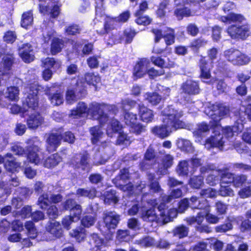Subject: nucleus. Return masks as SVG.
<instances>
[{
	"mask_svg": "<svg viewBox=\"0 0 251 251\" xmlns=\"http://www.w3.org/2000/svg\"><path fill=\"white\" fill-rule=\"evenodd\" d=\"M68 87L65 93L66 101L72 104L78 100L81 99L87 95L86 84L96 86L100 81V77L94 73H86L83 78L74 76L68 79Z\"/></svg>",
	"mask_w": 251,
	"mask_h": 251,
	"instance_id": "obj_1",
	"label": "nucleus"
},
{
	"mask_svg": "<svg viewBox=\"0 0 251 251\" xmlns=\"http://www.w3.org/2000/svg\"><path fill=\"white\" fill-rule=\"evenodd\" d=\"M163 112L165 117L163 120L165 124L154 126L151 129L153 134L162 139L170 135L169 127L177 129L182 128L184 125V123L180 120L183 115L182 112L175 109L173 105H168Z\"/></svg>",
	"mask_w": 251,
	"mask_h": 251,
	"instance_id": "obj_2",
	"label": "nucleus"
},
{
	"mask_svg": "<svg viewBox=\"0 0 251 251\" xmlns=\"http://www.w3.org/2000/svg\"><path fill=\"white\" fill-rule=\"evenodd\" d=\"M55 132L49 134L46 141V150L49 153L55 151L61 143V140L70 144L75 141L74 134L71 131H64V128L60 127L54 129Z\"/></svg>",
	"mask_w": 251,
	"mask_h": 251,
	"instance_id": "obj_3",
	"label": "nucleus"
},
{
	"mask_svg": "<svg viewBox=\"0 0 251 251\" xmlns=\"http://www.w3.org/2000/svg\"><path fill=\"white\" fill-rule=\"evenodd\" d=\"M25 143L28 145L26 154L27 161L36 165L41 164L42 161L39 153L42 151V141L37 137H33L27 140Z\"/></svg>",
	"mask_w": 251,
	"mask_h": 251,
	"instance_id": "obj_4",
	"label": "nucleus"
},
{
	"mask_svg": "<svg viewBox=\"0 0 251 251\" xmlns=\"http://www.w3.org/2000/svg\"><path fill=\"white\" fill-rule=\"evenodd\" d=\"M226 32L232 39L244 41L251 35V25L248 23L232 24L227 27Z\"/></svg>",
	"mask_w": 251,
	"mask_h": 251,
	"instance_id": "obj_5",
	"label": "nucleus"
},
{
	"mask_svg": "<svg viewBox=\"0 0 251 251\" xmlns=\"http://www.w3.org/2000/svg\"><path fill=\"white\" fill-rule=\"evenodd\" d=\"M90 159V155L88 151H84L75 153L71 158L70 164L75 170L80 169L88 173L92 168Z\"/></svg>",
	"mask_w": 251,
	"mask_h": 251,
	"instance_id": "obj_6",
	"label": "nucleus"
},
{
	"mask_svg": "<svg viewBox=\"0 0 251 251\" xmlns=\"http://www.w3.org/2000/svg\"><path fill=\"white\" fill-rule=\"evenodd\" d=\"M223 55L226 61L234 66L246 65L251 61V58L248 55L234 48L225 50L224 51Z\"/></svg>",
	"mask_w": 251,
	"mask_h": 251,
	"instance_id": "obj_7",
	"label": "nucleus"
},
{
	"mask_svg": "<svg viewBox=\"0 0 251 251\" xmlns=\"http://www.w3.org/2000/svg\"><path fill=\"white\" fill-rule=\"evenodd\" d=\"M106 105L104 103L96 101H93L89 104L88 115H90L93 119L97 120L101 126L104 125L108 120L107 114L104 111Z\"/></svg>",
	"mask_w": 251,
	"mask_h": 251,
	"instance_id": "obj_8",
	"label": "nucleus"
},
{
	"mask_svg": "<svg viewBox=\"0 0 251 251\" xmlns=\"http://www.w3.org/2000/svg\"><path fill=\"white\" fill-rule=\"evenodd\" d=\"M150 64L147 58H140L135 63L132 70V75L134 80L143 77L147 74V70Z\"/></svg>",
	"mask_w": 251,
	"mask_h": 251,
	"instance_id": "obj_9",
	"label": "nucleus"
},
{
	"mask_svg": "<svg viewBox=\"0 0 251 251\" xmlns=\"http://www.w3.org/2000/svg\"><path fill=\"white\" fill-rule=\"evenodd\" d=\"M102 220L106 228L105 232L111 229H115L120 220V215L115 214L112 211H105L102 214Z\"/></svg>",
	"mask_w": 251,
	"mask_h": 251,
	"instance_id": "obj_10",
	"label": "nucleus"
},
{
	"mask_svg": "<svg viewBox=\"0 0 251 251\" xmlns=\"http://www.w3.org/2000/svg\"><path fill=\"white\" fill-rule=\"evenodd\" d=\"M199 67L200 70L199 77L208 79L211 77V71L213 67V62L210 61L205 56H201L199 61Z\"/></svg>",
	"mask_w": 251,
	"mask_h": 251,
	"instance_id": "obj_11",
	"label": "nucleus"
},
{
	"mask_svg": "<svg viewBox=\"0 0 251 251\" xmlns=\"http://www.w3.org/2000/svg\"><path fill=\"white\" fill-rule=\"evenodd\" d=\"M62 210L69 211L75 216L82 215V208L81 205L76 200L72 198L66 199L61 204Z\"/></svg>",
	"mask_w": 251,
	"mask_h": 251,
	"instance_id": "obj_12",
	"label": "nucleus"
},
{
	"mask_svg": "<svg viewBox=\"0 0 251 251\" xmlns=\"http://www.w3.org/2000/svg\"><path fill=\"white\" fill-rule=\"evenodd\" d=\"M181 89L184 93L189 96L198 95L201 92L199 81L192 79H187L182 83Z\"/></svg>",
	"mask_w": 251,
	"mask_h": 251,
	"instance_id": "obj_13",
	"label": "nucleus"
},
{
	"mask_svg": "<svg viewBox=\"0 0 251 251\" xmlns=\"http://www.w3.org/2000/svg\"><path fill=\"white\" fill-rule=\"evenodd\" d=\"M138 115L142 122L149 123L153 120L154 113L153 110L145 106L144 104H138Z\"/></svg>",
	"mask_w": 251,
	"mask_h": 251,
	"instance_id": "obj_14",
	"label": "nucleus"
},
{
	"mask_svg": "<svg viewBox=\"0 0 251 251\" xmlns=\"http://www.w3.org/2000/svg\"><path fill=\"white\" fill-rule=\"evenodd\" d=\"M6 159L4 163V167L6 170L10 173H14L18 171L21 163L16 161V158L11 153L5 154Z\"/></svg>",
	"mask_w": 251,
	"mask_h": 251,
	"instance_id": "obj_15",
	"label": "nucleus"
},
{
	"mask_svg": "<svg viewBox=\"0 0 251 251\" xmlns=\"http://www.w3.org/2000/svg\"><path fill=\"white\" fill-rule=\"evenodd\" d=\"M46 230L53 238H59L63 235V231L58 222L49 223L46 226Z\"/></svg>",
	"mask_w": 251,
	"mask_h": 251,
	"instance_id": "obj_16",
	"label": "nucleus"
},
{
	"mask_svg": "<svg viewBox=\"0 0 251 251\" xmlns=\"http://www.w3.org/2000/svg\"><path fill=\"white\" fill-rule=\"evenodd\" d=\"M88 107L84 101L78 102L75 107L70 111V115L74 118L83 117L85 114L88 115Z\"/></svg>",
	"mask_w": 251,
	"mask_h": 251,
	"instance_id": "obj_17",
	"label": "nucleus"
},
{
	"mask_svg": "<svg viewBox=\"0 0 251 251\" xmlns=\"http://www.w3.org/2000/svg\"><path fill=\"white\" fill-rule=\"evenodd\" d=\"M211 110L221 118L227 116L230 114L229 106L223 103L216 102L211 106Z\"/></svg>",
	"mask_w": 251,
	"mask_h": 251,
	"instance_id": "obj_18",
	"label": "nucleus"
},
{
	"mask_svg": "<svg viewBox=\"0 0 251 251\" xmlns=\"http://www.w3.org/2000/svg\"><path fill=\"white\" fill-rule=\"evenodd\" d=\"M43 119L38 112L31 114L26 119V124L29 129H35L39 126Z\"/></svg>",
	"mask_w": 251,
	"mask_h": 251,
	"instance_id": "obj_19",
	"label": "nucleus"
},
{
	"mask_svg": "<svg viewBox=\"0 0 251 251\" xmlns=\"http://www.w3.org/2000/svg\"><path fill=\"white\" fill-rule=\"evenodd\" d=\"M166 91L168 94H167V96L163 97H162L155 92H147L145 95V100H147L151 105L155 106L160 102L162 99H165L167 97L170 95V89L169 88L166 89Z\"/></svg>",
	"mask_w": 251,
	"mask_h": 251,
	"instance_id": "obj_20",
	"label": "nucleus"
},
{
	"mask_svg": "<svg viewBox=\"0 0 251 251\" xmlns=\"http://www.w3.org/2000/svg\"><path fill=\"white\" fill-rule=\"evenodd\" d=\"M117 23H118V21L115 17L107 16L103 24V30L99 34L103 35L109 33L112 30L116 29Z\"/></svg>",
	"mask_w": 251,
	"mask_h": 251,
	"instance_id": "obj_21",
	"label": "nucleus"
},
{
	"mask_svg": "<svg viewBox=\"0 0 251 251\" xmlns=\"http://www.w3.org/2000/svg\"><path fill=\"white\" fill-rule=\"evenodd\" d=\"M235 221V218L230 216L226 218L224 223L215 227V230L217 233H225L233 229V223Z\"/></svg>",
	"mask_w": 251,
	"mask_h": 251,
	"instance_id": "obj_22",
	"label": "nucleus"
},
{
	"mask_svg": "<svg viewBox=\"0 0 251 251\" xmlns=\"http://www.w3.org/2000/svg\"><path fill=\"white\" fill-rule=\"evenodd\" d=\"M147 178L150 190L155 193H159L162 191L159 182V177L156 178L154 173H149L147 174Z\"/></svg>",
	"mask_w": 251,
	"mask_h": 251,
	"instance_id": "obj_23",
	"label": "nucleus"
},
{
	"mask_svg": "<svg viewBox=\"0 0 251 251\" xmlns=\"http://www.w3.org/2000/svg\"><path fill=\"white\" fill-rule=\"evenodd\" d=\"M62 159L58 153L52 154L43 161V166L49 169L54 168L61 162Z\"/></svg>",
	"mask_w": 251,
	"mask_h": 251,
	"instance_id": "obj_24",
	"label": "nucleus"
},
{
	"mask_svg": "<svg viewBox=\"0 0 251 251\" xmlns=\"http://www.w3.org/2000/svg\"><path fill=\"white\" fill-rule=\"evenodd\" d=\"M151 60L155 66L161 69H170L175 66V63L174 61H171L169 59H168V62L166 63L165 60L160 56H152L151 57Z\"/></svg>",
	"mask_w": 251,
	"mask_h": 251,
	"instance_id": "obj_25",
	"label": "nucleus"
},
{
	"mask_svg": "<svg viewBox=\"0 0 251 251\" xmlns=\"http://www.w3.org/2000/svg\"><path fill=\"white\" fill-rule=\"evenodd\" d=\"M82 30V27L79 24L72 23L66 26L64 32L68 36H77L81 34Z\"/></svg>",
	"mask_w": 251,
	"mask_h": 251,
	"instance_id": "obj_26",
	"label": "nucleus"
},
{
	"mask_svg": "<svg viewBox=\"0 0 251 251\" xmlns=\"http://www.w3.org/2000/svg\"><path fill=\"white\" fill-rule=\"evenodd\" d=\"M64 46V41L58 37H54L51 42L50 52L53 55H56L60 52Z\"/></svg>",
	"mask_w": 251,
	"mask_h": 251,
	"instance_id": "obj_27",
	"label": "nucleus"
},
{
	"mask_svg": "<svg viewBox=\"0 0 251 251\" xmlns=\"http://www.w3.org/2000/svg\"><path fill=\"white\" fill-rule=\"evenodd\" d=\"M33 23V13L31 10L24 12L22 15L21 25L22 27L27 29Z\"/></svg>",
	"mask_w": 251,
	"mask_h": 251,
	"instance_id": "obj_28",
	"label": "nucleus"
},
{
	"mask_svg": "<svg viewBox=\"0 0 251 251\" xmlns=\"http://www.w3.org/2000/svg\"><path fill=\"white\" fill-rule=\"evenodd\" d=\"M97 190L95 187H91L87 189L79 188L76 190V195L78 197H85L93 199L96 197Z\"/></svg>",
	"mask_w": 251,
	"mask_h": 251,
	"instance_id": "obj_29",
	"label": "nucleus"
},
{
	"mask_svg": "<svg viewBox=\"0 0 251 251\" xmlns=\"http://www.w3.org/2000/svg\"><path fill=\"white\" fill-rule=\"evenodd\" d=\"M207 44V41L201 37H198L192 40L188 47L195 53H198L201 48H203Z\"/></svg>",
	"mask_w": 251,
	"mask_h": 251,
	"instance_id": "obj_30",
	"label": "nucleus"
},
{
	"mask_svg": "<svg viewBox=\"0 0 251 251\" xmlns=\"http://www.w3.org/2000/svg\"><path fill=\"white\" fill-rule=\"evenodd\" d=\"M70 235L71 237L74 238L77 242L80 243L84 241L86 238V230L84 227L78 226L76 227L75 229H72L70 233Z\"/></svg>",
	"mask_w": 251,
	"mask_h": 251,
	"instance_id": "obj_31",
	"label": "nucleus"
},
{
	"mask_svg": "<svg viewBox=\"0 0 251 251\" xmlns=\"http://www.w3.org/2000/svg\"><path fill=\"white\" fill-rule=\"evenodd\" d=\"M46 95L48 96L50 103L54 106H58L62 104L64 102L63 96L62 93L56 91L53 94L47 91Z\"/></svg>",
	"mask_w": 251,
	"mask_h": 251,
	"instance_id": "obj_32",
	"label": "nucleus"
},
{
	"mask_svg": "<svg viewBox=\"0 0 251 251\" xmlns=\"http://www.w3.org/2000/svg\"><path fill=\"white\" fill-rule=\"evenodd\" d=\"M141 217L144 221L147 222L152 223L159 221V218L156 214L154 208H150L143 211Z\"/></svg>",
	"mask_w": 251,
	"mask_h": 251,
	"instance_id": "obj_33",
	"label": "nucleus"
},
{
	"mask_svg": "<svg viewBox=\"0 0 251 251\" xmlns=\"http://www.w3.org/2000/svg\"><path fill=\"white\" fill-rule=\"evenodd\" d=\"M170 3V0H163L159 2L155 10V15L157 18L163 19L167 17L166 10Z\"/></svg>",
	"mask_w": 251,
	"mask_h": 251,
	"instance_id": "obj_34",
	"label": "nucleus"
},
{
	"mask_svg": "<svg viewBox=\"0 0 251 251\" xmlns=\"http://www.w3.org/2000/svg\"><path fill=\"white\" fill-rule=\"evenodd\" d=\"M188 183L193 189H201L204 185V177L201 175L194 176L190 178Z\"/></svg>",
	"mask_w": 251,
	"mask_h": 251,
	"instance_id": "obj_35",
	"label": "nucleus"
},
{
	"mask_svg": "<svg viewBox=\"0 0 251 251\" xmlns=\"http://www.w3.org/2000/svg\"><path fill=\"white\" fill-rule=\"evenodd\" d=\"M177 146L180 150L184 152L193 153L194 151V148L189 140L179 139L177 141Z\"/></svg>",
	"mask_w": 251,
	"mask_h": 251,
	"instance_id": "obj_36",
	"label": "nucleus"
},
{
	"mask_svg": "<svg viewBox=\"0 0 251 251\" xmlns=\"http://www.w3.org/2000/svg\"><path fill=\"white\" fill-rule=\"evenodd\" d=\"M14 58L12 55L4 56L2 58L0 69L6 74L11 70L12 67L14 63Z\"/></svg>",
	"mask_w": 251,
	"mask_h": 251,
	"instance_id": "obj_37",
	"label": "nucleus"
},
{
	"mask_svg": "<svg viewBox=\"0 0 251 251\" xmlns=\"http://www.w3.org/2000/svg\"><path fill=\"white\" fill-rule=\"evenodd\" d=\"M11 193L9 188L5 182L0 181V205L3 204Z\"/></svg>",
	"mask_w": 251,
	"mask_h": 251,
	"instance_id": "obj_38",
	"label": "nucleus"
},
{
	"mask_svg": "<svg viewBox=\"0 0 251 251\" xmlns=\"http://www.w3.org/2000/svg\"><path fill=\"white\" fill-rule=\"evenodd\" d=\"M182 6L176 7L174 12V15L178 20H181L184 17H189L191 16V9L185 5Z\"/></svg>",
	"mask_w": 251,
	"mask_h": 251,
	"instance_id": "obj_39",
	"label": "nucleus"
},
{
	"mask_svg": "<svg viewBox=\"0 0 251 251\" xmlns=\"http://www.w3.org/2000/svg\"><path fill=\"white\" fill-rule=\"evenodd\" d=\"M223 137L220 135L211 136L206 140V143L209 144L211 148H222L224 146V142L223 141Z\"/></svg>",
	"mask_w": 251,
	"mask_h": 251,
	"instance_id": "obj_40",
	"label": "nucleus"
},
{
	"mask_svg": "<svg viewBox=\"0 0 251 251\" xmlns=\"http://www.w3.org/2000/svg\"><path fill=\"white\" fill-rule=\"evenodd\" d=\"M245 217L247 219L242 220L239 226L242 232L251 230V208L246 212Z\"/></svg>",
	"mask_w": 251,
	"mask_h": 251,
	"instance_id": "obj_41",
	"label": "nucleus"
},
{
	"mask_svg": "<svg viewBox=\"0 0 251 251\" xmlns=\"http://www.w3.org/2000/svg\"><path fill=\"white\" fill-rule=\"evenodd\" d=\"M136 34V32L134 29L131 28L125 29L123 31V34L121 37V40L126 44H130L132 42Z\"/></svg>",
	"mask_w": 251,
	"mask_h": 251,
	"instance_id": "obj_42",
	"label": "nucleus"
},
{
	"mask_svg": "<svg viewBox=\"0 0 251 251\" xmlns=\"http://www.w3.org/2000/svg\"><path fill=\"white\" fill-rule=\"evenodd\" d=\"M120 103L124 112L129 111V110L135 108L137 104L135 100L128 98L122 99Z\"/></svg>",
	"mask_w": 251,
	"mask_h": 251,
	"instance_id": "obj_43",
	"label": "nucleus"
},
{
	"mask_svg": "<svg viewBox=\"0 0 251 251\" xmlns=\"http://www.w3.org/2000/svg\"><path fill=\"white\" fill-rule=\"evenodd\" d=\"M232 176V180L230 181L235 187H241L245 184L247 180V176L245 175L240 174L234 176L233 174H229Z\"/></svg>",
	"mask_w": 251,
	"mask_h": 251,
	"instance_id": "obj_44",
	"label": "nucleus"
},
{
	"mask_svg": "<svg viewBox=\"0 0 251 251\" xmlns=\"http://www.w3.org/2000/svg\"><path fill=\"white\" fill-rule=\"evenodd\" d=\"M90 132L92 135L91 139L92 144L93 145H97L101 138L103 134L102 132L98 126H94L91 127Z\"/></svg>",
	"mask_w": 251,
	"mask_h": 251,
	"instance_id": "obj_45",
	"label": "nucleus"
},
{
	"mask_svg": "<svg viewBox=\"0 0 251 251\" xmlns=\"http://www.w3.org/2000/svg\"><path fill=\"white\" fill-rule=\"evenodd\" d=\"M25 226L29 238L34 239L37 237L38 232L34 223L32 221H26L25 224Z\"/></svg>",
	"mask_w": 251,
	"mask_h": 251,
	"instance_id": "obj_46",
	"label": "nucleus"
},
{
	"mask_svg": "<svg viewBox=\"0 0 251 251\" xmlns=\"http://www.w3.org/2000/svg\"><path fill=\"white\" fill-rule=\"evenodd\" d=\"M81 215L75 216L74 214L65 216L62 220V225L64 228L69 230L70 229L71 225L75 220L76 221L80 220Z\"/></svg>",
	"mask_w": 251,
	"mask_h": 251,
	"instance_id": "obj_47",
	"label": "nucleus"
},
{
	"mask_svg": "<svg viewBox=\"0 0 251 251\" xmlns=\"http://www.w3.org/2000/svg\"><path fill=\"white\" fill-rule=\"evenodd\" d=\"M7 96L3 98H7L10 101H17L19 99V90L18 87L12 86L7 87Z\"/></svg>",
	"mask_w": 251,
	"mask_h": 251,
	"instance_id": "obj_48",
	"label": "nucleus"
},
{
	"mask_svg": "<svg viewBox=\"0 0 251 251\" xmlns=\"http://www.w3.org/2000/svg\"><path fill=\"white\" fill-rule=\"evenodd\" d=\"M189 161L182 160L179 162L177 167V173L180 176H187L189 174Z\"/></svg>",
	"mask_w": 251,
	"mask_h": 251,
	"instance_id": "obj_49",
	"label": "nucleus"
},
{
	"mask_svg": "<svg viewBox=\"0 0 251 251\" xmlns=\"http://www.w3.org/2000/svg\"><path fill=\"white\" fill-rule=\"evenodd\" d=\"M124 122L128 127L138 121V115L130 111L123 112Z\"/></svg>",
	"mask_w": 251,
	"mask_h": 251,
	"instance_id": "obj_50",
	"label": "nucleus"
},
{
	"mask_svg": "<svg viewBox=\"0 0 251 251\" xmlns=\"http://www.w3.org/2000/svg\"><path fill=\"white\" fill-rule=\"evenodd\" d=\"M119 201L118 197L116 195V191L114 190H110L106 192L104 195V202L108 204L117 203Z\"/></svg>",
	"mask_w": 251,
	"mask_h": 251,
	"instance_id": "obj_51",
	"label": "nucleus"
},
{
	"mask_svg": "<svg viewBox=\"0 0 251 251\" xmlns=\"http://www.w3.org/2000/svg\"><path fill=\"white\" fill-rule=\"evenodd\" d=\"M130 133L135 134L136 135H140L142 133L146 131V126L138 121L128 127Z\"/></svg>",
	"mask_w": 251,
	"mask_h": 251,
	"instance_id": "obj_52",
	"label": "nucleus"
},
{
	"mask_svg": "<svg viewBox=\"0 0 251 251\" xmlns=\"http://www.w3.org/2000/svg\"><path fill=\"white\" fill-rule=\"evenodd\" d=\"M50 201L48 194L47 193H43L38 198L37 204L41 209L45 210L50 206Z\"/></svg>",
	"mask_w": 251,
	"mask_h": 251,
	"instance_id": "obj_53",
	"label": "nucleus"
},
{
	"mask_svg": "<svg viewBox=\"0 0 251 251\" xmlns=\"http://www.w3.org/2000/svg\"><path fill=\"white\" fill-rule=\"evenodd\" d=\"M189 229L187 227L183 225L176 226L173 230V234L179 238H182L187 236Z\"/></svg>",
	"mask_w": 251,
	"mask_h": 251,
	"instance_id": "obj_54",
	"label": "nucleus"
},
{
	"mask_svg": "<svg viewBox=\"0 0 251 251\" xmlns=\"http://www.w3.org/2000/svg\"><path fill=\"white\" fill-rule=\"evenodd\" d=\"M90 242L94 244V247L97 248V251L100 250L101 247L104 245V240L100 238L97 233H93L90 235Z\"/></svg>",
	"mask_w": 251,
	"mask_h": 251,
	"instance_id": "obj_55",
	"label": "nucleus"
},
{
	"mask_svg": "<svg viewBox=\"0 0 251 251\" xmlns=\"http://www.w3.org/2000/svg\"><path fill=\"white\" fill-rule=\"evenodd\" d=\"M25 102L28 108L33 110H36L38 107V97L32 95H27Z\"/></svg>",
	"mask_w": 251,
	"mask_h": 251,
	"instance_id": "obj_56",
	"label": "nucleus"
},
{
	"mask_svg": "<svg viewBox=\"0 0 251 251\" xmlns=\"http://www.w3.org/2000/svg\"><path fill=\"white\" fill-rule=\"evenodd\" d=\"M200 195L201 197L215 198L217 195V191L214 188L208 187L201 189L200 192Z\"/></svg>",
	"mask_w": 251,
	"mask_h": 251,
	"instance_id": "obj_57",
	"label": "nucleus"
},
{
	"mask_svg": "<svg viewBox=\"0 0 251 251\" xmlns=\"http://www.w3.org/2000/svg\"><path fill=\"white\" fill-rule=\"evenodd\" d=\"M189 207V198H183L177 203L176 211L178 213H183Z\"/></svg>",
	"mask_w": 251,
	"mask_h": 251,
	"instance_id": "obj_58",
	"label": "nucleus"
},
{
	"mask_svg": "<svg viewBox=\"0 0 251 251\" xmlns=\"http://www.w3.org/2000/svg\"><path fill=\"white\" fill-rule=\"evenodd\" d=\"M182 196V190L180 188H177L173 190L170 195L163 197V199L165 202H169L172 199H178L181 197Z\"/></svg>",
	"mask_w": 251,
	"mask_h": 251,
	"instance_id": "obj_59",
	"label": "nucleus"
},
{
	"mask_svg": "<svg viewBox=\"0 0 251 251\" xmlns=\"http://www.w3.org/2000/svg\"><path fill=\"white\" fill-rule=\"evenodd\" d=\"M134 16L136 17L135 20V23L138 25L146 26L150 25L152 22V19L147 15L141 14L139 16Z\"/></svg>",
	"mask_w": 251,
	"mask_h": 251,
	"instance_id": "obj_60",
	"label": "nucleus"
},
{
	"mask_svg": "<svg viewBox=\"0 0 251 251\" xmlns=\"http://www.w3.org/2000/svg\"><path fill=\"white\" fill-rule=\"evenodd\" d=\"M245 103L244 112L248 119L251 121V96H247L244 100Z\"/></svg>",
	"mask_w": 251,
	"mask_h": 251,
	"instance_id": "obj_61",
	"label": "nucleus"
},
{
	"mask_svg": "<svg viewBox=\"0 0 251 251\" xmlns=\"http://www.w3.org/2000/svg\"><path fill=\"white\" fill-rule=\"evenodd\" d=\"M47 215L51 220H55L59 216V211L57 207L55 205H50L47 208Z\"/></svg>",
	"mask_w": 251,
	"mask_h": 251,
	"instance_id": "obj_62",
	"label": "nucleus"
},
{
	"mask_svg": "<svg viewBox=\"0 0 251 251\" xmlns=\"http://www.w3.org/2000/svg\"><path fill=\"white\" fill-rule=\"evenodd\" d=\"M17 39V35L14 31L8 30L6 31L3 36V40L7 44L13 43Z\"/></svg>",
	"mask_w": 251,
	"mask_h": 251,
	"instance_id": "obj_63",
	"label": "nucleus"
},
{
	"mask_svg": "<svg viewBox=\"0 0 251 251\" xmlns=\"http://www.w3.org/2000/svg\"><path fill=\"white\" fill-rule=\"evenodd\" d=\"M10 151L14 155L19 156H23L25 154V149L19 143L13 144L10 148Z\"/></svg>",
	"mask_w": 251,
	"mask_h": 251,
	"instance_id": "obj_64",
	"label": "nucleus"
}]
</instances>
